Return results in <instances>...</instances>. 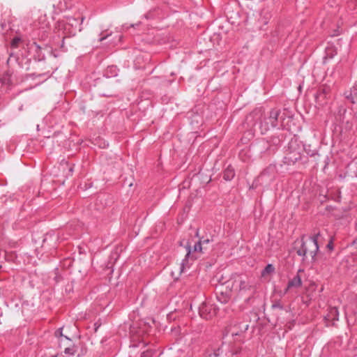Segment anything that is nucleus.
Listing matches in <instances>:
<instances>
[{"label": "nucleus", "instance_id": "dca6fc26", "mask_svg": "<svg viewBox=\"0 0 357 357\" xmlns=\"http://www.w3.org/2000/svg\"><path fill=\"white\" fill-rule=\"evenodd\" d=\"M327 248L330 250H332L333 249V241L332 240L330 241V242L328 243L327 245Z\"/></svg>", "mask_w": 357, "mask_h": 357}, {"label": "nucleus", "instance_id": "f257e3e1", "mask_svg": "<svg viewBox=\"0 0 357 357\" xmlns=\"http://www.w3.org/2000/svg\"><path fill=\"white\" fill-rule=\"evenodd\" d=\"M252 289V285L248 278L235 275L221 284L217 298L220 303H227L233 297L243 296Z\"/></svg>", "mask_w": 357, "mask_h": 357}, {"label": "nucleus", "instance_id": "f03ea898", "mask_svg": "<svg viewBox=\"0 0 357 357\" xmlns=\"http://www.w3.org/2000/svg\"><path fill=\"white\" fill-rule=\"evenodd\" d=\"M319 234H317L306 240L301 239L294 243V249L299 256H310L314 258L318 251V238Z\"/></svg>", "mask_w": 357, "mask_h": 357}, {"label": "nucleus", "instance_id": "9b49d317", "mask_svg": "<svg viewBox=\"0 0 357 357\" xmlns=\"http://www.w3.org/2000/svg\"><path fill=\"white\" fill-rule=\"evenodd\" d=\"M274 270H275L274 266L272 264H268L264 269V271H262L261 275L264 277L267 275H270V274H271L272 273L274 272Z\"/></svg>", "mask_w": 357, "mask_h": 357}, {"label": "nucleus", "instance_id": "9d476101", "mask_svg": "<svg viewBox=\"0 0 357 357\" xmlns=\"http://www.w3.org/2000/svg\"><path fill=\"white\" fill-rule=\"evenodd\" d=\"M235 175L234 169L231 166H229L224 172V178L227 181H230Z\"/></svg>", "mask_w": 357, "mask_h": 357}, {"label": "nucleus", "instance_id": "f3484780", "mask_svg": "<svg viewBox=\"0 0 357 357\" xmlns=\"http://www.w3.org/2000/svg\"><path fill=\"white\" fill-rule=\"evenodd\" d=\"M106 37H107V36H105V37L101 38L100 39V41L103 40L105 38H106Z\"/></svg>", "mask_w": 357, "mask_h": 357}, {"label": "nucleus", "instance_id": "20e7f679", "mask_svg": "<svg viewBox=\"0 0 357 357\" xmlns=\"http://www.w3.org/2000/svg\"><path fill=\"white\" fill-rule=\"evenodd\" d=\"M199 314L205 319H210L215 316L217 311L215 306L208 303H204L199 307Z\"/></svg>", "mask_w": 357, "mask_h": 357}, {"label": "nucleus", "instance_id": "423d86ee", "mask_svg": "<svg viewBox=\"0 0 357 357\" xmlns=\"http://www.w3.org/2000/svg\"><path fill=\"white\" fill-rule=\"evenodd\" d=\"M302 271V270H299L297 275L289 281L287 288L284 290V294L287 293L291 289L298 288L301 286L302 280L299 273Z\"/></svg>", "mask_w": 357, "mask_h": 357}, {"label": "nucleus", "instance_id": "7ed1b4c3", "mask_svg": "<svg viewBox=\"0 0 357 357\" xmlns=\"http://www.w3.org/2000/svg\"><path fill=\"white\" fill-rule=\"evenodd\" d=\"M209 242L208 239H205L203 241L199 240L195 243L192 246L189 244L187 248V256L194 259L200 257L207 250Z\"/></svg>", "mask_w": 357, "mask_h": 357}, {"label": "nucleus", "instance_id": "6e6552de", "mask_svg": "<svg viewBox=\"0 0 357 357\" xmlns=\"http://www.w3.org/2000/svg\"><path fill=\"white\" fill-rule=\"evenodd\" d=\"M280 112L278 110L273 109L270 112L269 121L272 127H275Z\"/></svg>", "mask_w": 357, "mask_h": 357}, {"label": "nucleus", "instance_id": "2eb2a0df", "mask_svg": "<svg viewBox=\"0 0 357 357\" xmlns=\"http://www.w3.org/2000/svg\"><path fill=\"white\" fill-rule=\"evenodd\" d=\"M151 356H152L151 351H146L143 352L142 357H151Z\"/></svg>", "mask_w": 357, "mask_h": 357}, {"label": "nucleus", "instance_id": "39448f33", "mask_svg": "<svg viewBox=\"0 0 357 357\" xmlns=\"http://www.w3.org/2000/svg\"><path fill=\"white\" fill-rule=\"evenodd\" d=\"M55 334L56 336H59L61 337V339L59 340V343H60V345L61 347H64L65 353L73 354V349L68 347L70 344V339L69 337H68L67 336L63 335L62 332H61V328L58 329L55 332Z\"/></svg>", "mask_w": 357, "mask_h": 357}, {"label": "nucleus", "instance_id": "0eeeda50", "mask_svg": "<svg viewBox=\"0 0 357 357\" xmlns=\"http://www.w3.org/2000/svg\"><path fill=\"white\" fill-rule=\"evenodd\" d=\"M183 262L175 263L171 267V275L175 279H178L183 271Z\"/></svg>", "mask_w": 357, "mask_h": 357}, {"label": "nucleus", "instance_id": "f8f14e48", "mask_svg": "<svg viewBox=\"0 0 357 357\" xmlns=\"http://www.w3.org/2000/svg\"><path fill=\"white\" fill-rule=\"evenodd\" d=\"M208 357H227L223 355V351L220 349H218L216 351H215L213 354L210 355Z\"/></svg>", "mask_w": 357, "mask_h": 357}, {"label": "nucleus", "instance_id": "ddd939ff", "mask_svg": "<svg viewBox=\"0 0 357 357\" xmlns=\"http://www.w3.org/2000/svg\"><path fill=\"white\" fill-rule=\"evenodd\" d=\"M331 314H333V319H337V316H338V310L336 307H333L331 309Z\"/></svg>", "mask_w": 357, "mask_h": 357}, {"label": "nucleus", "instance_id": "1a4fd4ad", "mask_svg": "<svg viewBox=\"0 0 357 357\" xmlns=\"http://www.w3.org/2000/svg\"><path fill=\"white\" fill-rule=\"evenodd\" d=\"M346 98L352 103H355L354 98H357V84L353 86L349 94H346Z\"/></svg>", "mask_w": 357, "mask_h": 357}, {"label": "nucleus", "instance_id": "4468645a", "mask_svg": "<svg viewBox=\"0 0 357 357\" xmlns=\"http://www.w3.org/2000/svg\"><path fill=\"white\" fill-rule=\"evenodd\" d=\"M20 41V39L18 38H13V40L11 42L12 47H17Z\"/></svg>", "mask_w": 357, "mask_h": 357}]
</instances>
